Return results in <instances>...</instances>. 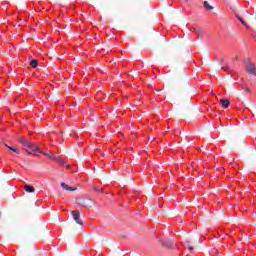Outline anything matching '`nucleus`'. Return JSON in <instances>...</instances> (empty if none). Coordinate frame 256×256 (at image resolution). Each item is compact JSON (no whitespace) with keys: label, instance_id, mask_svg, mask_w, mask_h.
Wrapping results in <instances>:
<instances>
[{"label":"nucleus","instance_id":"nucleus-3","mask_svg":"<svg viewBox=\"0 0 256 256\" xmlns=\"http://www.w3.org/2000/svg\"><path fill=\"white\" fill-rule=\"evenodd\" d=\"M72 217L78 225H83V222L81 221V211H72Z\"/></svg>","mask_w":256,"mask_h":256},{"label":"nucleus","instance_id":"nucleus-19","mask_svg":"<svg viewBox=\"0 0 256 256\" xmlns=\"http://www.w3.org/2000/svg\"><path fill=\"white\" fill-rule=\"evenodd\" d=\"M224 71H229V67H222Z\"/></svg>","mask_w":256,"mask_h":256},{"label":"nucleus","instance_id":"nucleus-12","mask_svg":"<svg viewBox=\"0 0 256 256\" xmlns=\"http://www.w3.org/2000/svg\"><path fill=\"white\" fill-rule=\"evenodd\" d=\"M40 153L42 155H45V157H48V159H53V161H54V159H57V156H54V155H51V154H48V153H45V152H41V151H40Z\"/></svg>","mask_w":256,"mask_h":256},{"label":"nucleus","instance_id":"nucleus-18","mask_svg":"<svg viewBox=\"0 0 256 256\" xmlns=\"http://www.w3.org/2000/svg\"><path fill=\"white\" fill-rule=\"evenodd\" d=\"M246 93H251V89H249L248 87L245 88Z\"/></svg>","mask_w":256,"mask_h":256},{"label":"nucleus","instance_id":"nucleus-6","mask_svg":"<svg viewBox=\"0 0 256 256\" xmlns=\"http://www.w3.org/2000/svg\"><path fill=\"white\" fill-rule=\"evenodd\" d=\"M62 189H65L66 191H77L76 187H69L65 182H61Z\"/></svg>","mask_w":256,"mask_h":256},{"label":"nucleus","instance_id":"nucleus-2","mask_svg":"<svg viewBox=\"0 0 256 256\" xmlns=\"http://www.w3.org/2000/svg\"><path fill=\"white\" fill-rule=\"evenodd\" d=\"M246 71L249 75H256L255 64L251 63V60H248L246 64Z\"/></svg>","mask_w":256,"mask_h":256},{"label":"nucleus","instance_id":"nucleus-10","mask_svg":"<svg viewBox=\"0 0 256 256\" xmlns=\"http://www.w3.org/2000/svg\"><path fill=\"white\" fill-rule=\"evenodd\" d=\"M4 145H5V147H7V149H9L10 151H13V153H16L17 155H19V150H17L15 147L9 146L5 143H4Z\"/></svg>","mask_w":256,"mask_h":256},{"label":"nucleus","instance_id":"nucleus-14","mask_svg":"<svg viewBox=\"0 0 256 256\" xmlns=\"http://www.w3.org/2000/svg\"><path fill=\"white\" fill-rule=\"evenodd\" d=\"M54 161H57V163H59L60 165H65V161H63V159L56 157V159H54Z\"/></svg>","mask_w":256,"mask_h":256},{"label":"nucleus","instance_id":"nucleus-16","mask_svg":"<svg viewBox=\"0 0 256 256\" xmlns=\"http://www.w3.org/2000/svg\"><path fill=\"white\" fill-rule=\"evenodd\" d=\"M237 19L240 21V23H242V25H243L244 27H247V23H245V21H243V18H242V17L237 16Z\"/></svg>","mask_w":256,"mask_h":256},{"label":"nucleus","instance_id":"nucleus-5","mask_svg":"<svg viewBox=\"0 0 256 256\" xmlns=\"http://www.w3.org/2000/svg\"><path fill=\"white\" fill-rule=\"evenodd\" d=\"M220 104L222 105L223 109H229V105H231V102L229 99H221Z\"/></svg>","mask_w":256,"mask_h":256},{"label":"nucleus","instance_id":"nucleus-9","mask_svg":"<svg viewBox=\"0 0 256 256\" xmlns=\"http://www.w3.org/2000/svg\"><path fill=\"white\" fill-rule=\"evenodd\" d=\"M24 190L26 191V193H35V188L30 185H25Z\"/></svg>","mask_w":256,"mask_h":256},{"label":"nucleus","instance_id":"nucleus-13","mask_svg":"<svg viewBox=\"0 0 256 256\" xmlns=\"http://www.w3.org/2000/svg\"><path fill=\"white\" fill-rule=\"evenodd\" d=\"M204 7L205 9H208V11H213V6H211L207 1H204Z\"/></svg>","mask_w":256,"mask_h":256},{"label":"nucleus","instance_id":"nucleus-8","mask_svg":"<svg viewBox=\"0 0 256 256\" xmlns=\"http://www.w3.org/2000/svg\"><path fill=\"white\" fill-rule=\"evenodd\" d=\"M248 159H256V150L255 149H252L249 151L248 153Z\"/></svg>","mask_w":256,"mask_h":256},{"label":"nucleus","instance_id":"nucleus-7","mask_svg":"<svg viewBox=\"0 0 256 256\" xmlns=\"http://www.w3.org/2000/svg\"><path fill=\"white\" fill-rule=\"evenodd\" d=\"M81 205L82 207H92L93 202L91 200H82Z\"/></svg>","mask_w":256,"mask_h":256},{"label":"nucleus","instance_id":"nucleus-11","mask_svg":"<svg viewBox=\"0 0 256 256\" xmlns=\"http://www.w3.org/2000/svg\"><path fill=\"white\" fill-rule=\"evenodd\" d=\"M30 65H31V67H33L34 69H36V67H38V65H39V61L33 59V60L30 61Z\"/></svg>","mask_w":256,"mask_h":256},{"label":"nucleus","instance_id":"nucleus-4","mask_svg":"<svg viewBox=\"0 0 256 256\" xmlns=\"http://www.w3.org/2000/svg\"><path fill=\"white\" fill-rule=\"evenodd\" d=\"M161 243L163 247H166V249H171V247L173 246V239H164L161 240Z\"/></svg>","mask_w":256,"mask_h":256},{"label":"nucleus","instance_id":"nucleus-15","mask_svg":"<svg viewBox=\"0 0 256 256\" xmlns=\"http://www.w3.org/2000/svg\"><path fill=\"white\" fill-rule=\"evenodd\" d=\"M186 243H187L189 251H193V244L191 243V241L187 240Z\"/></svg>","mask_w":256,"mask_h":256},{"label":"nucleus","instance_id":"nucleus-20","mask_svg":"<svg viewBox=\"0 0 256 256\" xmlns=\"http://www.w3.org/2000/svg\"><path fill=\"white\" fill-rule=\"evenodd\" d=\"M184 1L187 3L188 0H184Z\"/></svg>","mask_w":256,"mask_h":256},{"label":"nucleus","instance_id":"nucleus-1","mask_svg":"<svg viewBox=\"0 0 256 256\" xmlns=\"http://www.w3.org/2000/svg\"><path fill=\"white\" fill-rule=\"evenodd\" d=\"M19 142L22 144V149L28 153V155H37L39 153V148L33 142H29V140L25 138H21Z\"/></svg>","mask_w":256,"mask_h":256},{"label":"nucleus","instance_id":"nucleus-17","mask_svg":"<svg viewBox=\"0 0 256 256\" xmlns=\"http://www.w3.org/2000/svg\"><path fill=\"white\" fill-rule=\"evenodd\" d=\"M95 189H96V191H99V193H103V189L102 188L97 187Z\"/></svg>","mask_w":256,"mask_h":256}]
</instances>
